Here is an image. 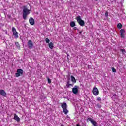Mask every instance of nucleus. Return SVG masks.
<instances>
[{
    "label": "nucleus",
    "instance_id": "20e7f679",
    "mask_svg": "<svg viewBox=\"0 0 126 126\" xmlns=\"http://www.w3.org/2000/svg\"><path fill=\"white\" fill-rule=\"evenodd\" d=\"M13 35L15 39L18 38V33L16 31V29L14 27H12Z\"/></svg>",
    "mask_w": 126,
    "mask_h": 126
},
{
    "label": "nucleus",
    "instance_id": "aec40b11",
    "mask_svg": "<svg viewBox=\"0 0 126 126\" xmlns=\"http://www.w3.org/2000/svg\"><path fill=\"white\" fill-rule=\"evenodd\" d=\"M63 112L65 115L68 114V110H67V108H64L63 109Z\"/></svg>",
    "mask_w": 126,
    "mask_h": 126
},
{
    "label": "nucleus",
    "instance_id": "9b49d317",
    "mask_svg": "<svg viewBox=\"0 0 126 126\" xmlns=\"http://www.w3.org/2000/svg\"><path fill=\"white\" fill-rule=\"evenodd\" d=\"M61 107H62L63 110L64 109L67 108V104H66V103H65V102L62 103L61 104Z\"/></svg>",
    "mask_w": 126,
    "mask_h": 126
},
{
    "label": "nucleus",
    "instance_id": "a19ab883",
    "mask_svg": "<svg viewBox=\"0 0 126 126\" xmlns=\"http://www.w3.org/2000/svg\"><path fill=\"white\" fill-rule=\"evenodd\" d=\"M96 1H97V0H95Z\"/></svg>",
    "mask_w": 126,
    "mask_h": 126
},
{
    "label": "nucleus",
    "instance_id": "bb28decb",
    "mask_svg": "<svg viewBox=\"0 0 126 126\" xmlns=\"http://www.w3.org/2000/svg\"><path fill=\"white\" fill-rule=\"evenodd\" d=\"M73 30H77V31H79V29H77V27H74L73 28Z\"/></svg>",
    "mask_w": 126,
    "mask_h": 126
},
{
    "label": "nucleus",
    "instance_id": "5701e85b",
    "mask_svg": "<svg viewBox=\"0 0 126 126\" xmlns=\"http://www.w3.org/2000/svg\"><path fill=\"white\" fill-rule=\"evenodd\" d=\"M109 15V12L108 11H106L105 13V16L106 17H108V16Z\"/></svg>",
    "mask_w": 126,
    "mask_h": 126
},
{
    "label": "nucleus",
    "instance_id": "c85d7f7f",
    "mask_svg": "<svg viewBox=\"0 0 126 126\" xmlns=\"http://www.w3.org/2000/svg\"><path fill=\"white\" fill-rule=\"evenodd\" d=\"M97 106L98 107V108H99V109L102 108V106L101 105H100L99 104H98L97 105Z\"/></svg>",
    "mask_w": 126,
    "mask_h": 126
},
{
    "label": "nucleus",
    "instance_id": "cd10ccee",
    "mask_svg": "<svg viewBox=\"0 0 126 126\" xmlns=\"http://www.w3.org/2000/svg\"><path fill=\"white\" fill-rule=\"evenodd\" d=\"M88 120H89V121H90V122L91 123L94 119H92L91 118H88Z\"/></svg>",
    "mask_w": 126,
    "mask_h": 126
},
{
    "label": "nucleus",
    "instance_id": "58836bf2",
    "mask_svg": "<svg viewBox=\"0 0 126 126\" xmlns=\"http://www.w3.org/2000/svg\"><path fill=\"white\" fill-rule=\"evenodd\" d=\"M89 66H88V68H89V67H90Z\"/></svg>",
    "mask_w": 126,
    "mask_h": 126
},
{
    "label": "nucleus",
    "instance_id": "c9c22d12",
    "mask_svg": "<svg viewBox=\"0 0 126 126\" xmlns=\"http://www.w3.org/2000/svg\"><path fill=\"white\" fill-rule=\"evenodd\" d=\"M76 126H80L79 124H78L76 125Z\"/></svg>",
    "mask_w": 126,
    "mask_h": 126
},
{
    "label": "nucleus",
    "instance_id": "6ab92c4d",
    "mask_svg": "<svg viewBox=\"0 0 126 126\" xmlns=\"http://www.w3.org/2000/svg\"><path fill=\"white\" fill-rule=\"evenodd\" d=\"M117 28L119 29H122V28H123V25H122L121 23H118L117 24Z\"/></svg>",
    "mask_w": 126,
    "mask_h": 126
},
{
    "label": "nucleus",
    "instance_id": "f704fd0d",
    "mask_svg": "<svg viewBox=\"0 0 126 126\" xmlns=\"http://www.w3.org/2000/svg\"><path fill=\"white\" fill-rule=\"evenodd\" d=\"M8 18H10V17H11V15H8Z\"/></svg>",
    "mask_w": 126,
    "mask_h": 126
},
{
    "label": "nucleus",
    "instance_id": "ea45409f",
    "mask_svg": "<svg viewBox=\"0 0 126 126\" xmlns=\"http://www.w3.org/2000/svg\"><path fill=\"white\" fill-rule=\"evenodd\" d=\"M81 85H82V84H81Z\"/></svg>",
    "mask_w": 126,
    "mask_h": 126
},
{
    "label": "nucleus",
    "instance_id": "f03ea898",
    "mask_svg": "<svg viewBox=\"0 0 126 126\" xmlns=\"http://www.w3.org/2000/svg\"><path fill=\"white\" fill-rule=\"evenodd\" d=\"M76 19L78 22V23H79V24L80 25V26H84V25H85V22H84V21L83 20H82L81 19V16H78L76 18Z\"/></svg>",
    "mask_w": 126,
    "mask_h": 126
},
{
    "label": "nucleus",
    "instance_id": "473e14b6",
    "mask_svg": "<svg viewBox=\"0 0 126 126\" xmlns=\"http://www.w3.org/2000/svg\"><path fill=\"white\" fill-rule=\"evenodd\" d=\"M66 54H67V57H69V54L67 53V52H66Z\"/></svg>",
    "mask_w": 126,
    "mask_h": 126
},
{
    "label": "nucleus",
    "instance_id": "7ed1b4c3",
    "mask_svg": "<svg viewBox=\"0 0 126 126\" xmlns=\"http://www.w3.org/2000/svg\"><path fill=\"white\" fill-rule=\"evenodd\" d=\"M23 72V70L22 69H18L17 70V73H15L16 77H19V76L22 75Z\"/></svg>",
    "mask_w": 126,
    "mask_h": 126
},
{
    "label": "nucleus",
    "instance_id": "2eb2a0df",
    "mask_svg": "<svg viewBox=\"0 0 126 126\" xmlns=\"http://www.w3.org/2000/svg\"><path fill=\"white\" fill-rule=\"evenodd\" d=\"M70 26L71 27H74L75 26H76V24H75V22L74 21H71L70 23Z\"/></svg>",
    "mask_w": 126,
    "mask_h": 126
},
{
    "label": "nucleus",
    "instance_id": "423d86ee",
    "mask_svg": "<svg viewBox=\"0 0 126 126\" xmlns=\"http://www.w3.org/2000/svg\"><path fill=\"white\" fill-rule=\"evenodd\" d=\"M79 89V86H74L73 88H72V92L73 94H77L78 93V89Z\"/></svg>",
    "mask_w": 126,
    "mask_h": 126
},
{
    "label": "nucleus",
    "instance_id": "393cba45",
    "mask_svg": "<svg viewBox=\"0 0 126 126\" xmlns=\"http://www.w3.org/2000/svg\"><path fill=\"white\" fill-rule=\"evenodd\" d=\"M121 51L122 52L123 54H125V53H126V50H125V49H121Z\"/></svg>",
    "mask_w": 126,
    "mask_h": 126
},
{
    "label": "nucleus",
    "instance_id": "f8f14e48",
    "mask_svg": "<svg viewBox=\"0 0 126 126\" xmlns=\"http://www.w3.org/2000/svg\"><path fill=\"white\" fill-rule=\"evenodd\" d=\"M67 84L66 85V86H65V88H69V87L70 86V78H67Z\"/></svg>",
    "mask_w": 126,
    "mask_h": 126
},
{
    "label": "nucleus",
    "instance_id": "4c0bfd02",
    "mask_svg": "<svg viewBox=\"0 0 126 126\" xmlns=\"http://www.w3.org/2000/svg\"><path fill=\"white\" fill-rule=\"evenodd\" d=\"M67 59L68 61V60H69V58L67 57Z\"/></svg>",
    "mask_w": 126,
    "mask_h": 126
},
{
    "label": "nucleus",
    "instance_id": "0eeeda50",
    "mask_svg": "<svg viewBox=\"0 0 126 126\" xmlns=\"http://www.w3.org/2000/svg\"><path fill=\"white\" fill-rule=\"evenodd\" d=\"M92 92L95 96H98V95H99V90H98V88L96 87L93 89Z\"/></svg>",
    "mask_w": 126,
    "mask_h": 126
},
{
    "label": "nucleus",
    "instance_id": "f3484780",
    "mask_svg": "<svg viewBox=\"0 0 126 126\" xmlns=\"http://www.w3.org/2000/svg\"><path fill=\"white\" fill-rule=\"evenodd\" d=\"M16 47L17 48L18 50H20V44H19V42H16L15 43Z\"/></svg>",
    "mask_w": 126,
    "mask_h": 126
},
{
    "label": "nucleus",
    "instance_id": "412c9836",
    "mask_svg": "<svg viewBox=\"0 0 126 126\" xmlns=\"http://www.w3.org/2000/svg\"><path fill=\"white\" fill-rule=\"evenodd\" d=\"M45 42H46V43H50V39H49V38H46L45 39Z\"/></svg>",
    "mask_w": 126,
    "mask_h": 126
},
{
    "label": "nucleus",
    "instance_id": "c756f323",
    "mask_svg": "<svg viewBox=\"0 0 126 126\" xmlns=\"http://www.w3.org/2000/svg\"><path fill=\"white\" fill-rule=\"evenodd\" d=\"M101 100H102V99L101 98V97H98L97 98V101H101Z\"/></svg>",
    "mask_w": 126,
    "mask_h": 126
},
{
    "label": "nucleus",
    "instance_id": "f257e3e1",
    "mask_svg": "<svg viewBox=\"0 0 126 126\" xmlns=\"http://www.w3.org/2000/svg\"><path fill=\"white\" fill-rule=\"evenodd\" d=\"M30 10L27 8H24L23 10V18L24 20L26 19L27 15L30 13Z\"/></svg>",
    "mask_w": 126,
    "mask_h": 126
},
{
    "label": "nucleus",
    "instance_id": "dca6fc26",
    "mask_svg": "<svg viewBox=\"0 0 126 126\" xmlns=\"http://www.w3.org/2000/svg\"><path fill=\"white\" fill-rule=\"evenodd\" d=\"M92 125L94 126H98V123H97V122H96V121H95L94 120L93 121H92L91 122Z\"/></svg>",
    "mask_w": 126,
    "mask_h": 126
},
{
    "label": "nucleus",
    "instance_id": "39448f33",
    "mask_svg": "<svg viewBox=\"0 0 126 126\" xmlns=\"http://www.w3.org/2000/svg\"><path fill=\"white\" fill-rule=\"evenodd\" d=\"M126 31L124 29H121L120 30V37L122 38V39H125L126 37Z\"/></svg>",
    "mask_w": 126,
    "mask_h": 126
},
{
    "label": "nucleus",
    "instance_id": "7c9ffc66",
    "mask_svg": "<svg viewBox=\"0 0 126 126\" xmlns=\"http://www.w3.org/2000/svg\"><path fill=\"white\" fill-rule=\"evenodd\" d=\"M113 97H116V96H117V94H113Z\"/></svg>",
    "mask_w": 126,
    "mask_h": 126
},
{
    "label": "nucleus",
    "instance_id": "ddd939ff",
    "mask_svg": "<svg viewBox=\"0 0 126 126\" xmlns=\"http://www.w3.org/2000/svg\"><path fill=\"white\" fill-rule=\"evenodd\" d=\"M14 119L18 123L19 122H20V118H19L18 116L16 115V114H14Z\"/></svg>",
    "mask_w": 126,
    "mask_h": 126
},
{
    "label": "nucleus",
    "instance_id": "b1692460",
    "mask_svg": "<svg viewBox=\"0 0 126 126\" xmlns=\"http://www.w3.org/2000/svg\"><path fill=\"white\" fill-rule=\"evenodd\" d=\"M47 81H48V83H49V84H51V80L50 79V78L49 77H47Z\"/></svg>",
    "mask_w": 126,
    "mask_h": 126
},
{
    "label": "nucleus",
    "instance_id": "e433bc0d",
    "mask_svg": "<svg viewBox=\"0 0 126 126\" xmlns=\"http://www.w3.org/2000/svg\"><path fill=\"white\" fill-rule=\"evenodd\" d=\"M61 126H64V125H63V124H62Z\"/></svg>",
    "mask_w": 126,
    "mask_h": 126
},
{
    "label": "nucleus",
    "instance_id": "a211bd4d",
    "mask_svg": "<svg viewBox=\"0 0 126 126\" xmlns=\"http://www.w3.org/2000/svg\"><path fill=\"white\" fill-rule=\"evenodd\" d=\"M49 47L50 49H53L54 48V43L53 42L49 43Z\"/></svg>",
    "mask_w": 126,
    "mask_h": 126
},
{
    "label": "nucleus",
    "instance_id": "2f4dec72",
    "mask_svg": "<svg viewBox=\"0 0 126 126\" xmlns=\"http://www.w3.org/2000/svg\"><path fill=\"white\" fill-rule=\"evenodd\" d=\"M66 118H67V119H68V120H70V118L69 117V116L68 115L66 116Z\"/></svg>",
    "mask_w": 126,
    "mask_h": 126
},
{
    "label": "nucleus",
    "instance_id": "a878e982",
    "mask_svg": "<svg viewBox=\"0 0 126 126\" xmlns=\"http://www.w3.org/2000/svg\"><path fill=\"white\" fill-rule=\"evenodd\" d=\"M112 69L113 72H114V73L116 72L117 71L116 70V69L115 68L112 67Z\"/></svg>",
    "mask_w": 126,
    "mask_h": 126
},
{
    "label": "nucleus",
    "instance_id": "6e6552de",
    "mask_svg": "<svg viewBox=\"0 0 126 126\" xmlns=\"http://www.w3.org/2000/svg\"><path fill=\"white\" fill-rule=\"evenodd\" d=\"M27 45L28 46L29 49H33V47H34L33 42L31 40H30L28 41Z\"/></svg>",
    "mask_w": 126,
    "mask_h": 126
},
{
    "label": "nucleus",
    "instance_id": "4468645a",
    "mask_svg": "<svg viewBox=\"0 0 126 126\" xmlns=\"http://www.w3.org/2000/svg\"><path fill=\"white\" fill-rule=\"evenodd\" d=\"M71 80L73 83H76V79H75V78L72 75L71 76Z\"/></svg>",
    "mask_w": 126,
    "mask_h": 126
},
{
    "label": "nucleus",
    "instance_id": "4be33fe9",
    "mask_svg": "<svg viewBox=\"0 0 126 126\" xmlns=\"http://www.w3.org/2000/svg\"><path fill=\"white\" fill-rule=\"evenodd\" d=\"M78 32H79V35H80V36H82V31L79 30V31H78Z\"/></svg>",
    "mask_w": 126,
    "mask_h": 126
},
{
    "label": "nucleus",
    "instance_id": "72a5a7b5",
    "mask_svg": "<svg viewBox=\"0 0 126 126\" xmlns=\"http://www.w3.org/2000/svg\"><path fill=\"white\" fill-rule=\"evenodd\" d=\"M74 83L73 84H70V86H73L74 85Z\"/></svg>",
    "mask_w": 126,
    "mask_h": 126
},
{
    "label": "nucleus",
    "instance_id": "9d476101",
    "mask_svg": "<svg viewBox=\"0 0 126 126\" xmlns=\"http://www.w3.org/2000/svg\"><path fill=\"white\" fill-rule=\"evenodd\" d=\"M29 22L31 25H34L35 24V20L33 18L31 17L29 19Z\"/></svg>",
    "mask_w": 126,
    "mask_h": 126
},
{
    "label": "nucleus",
    "instance_id": "1a4fd4ad",
    "mask_svg": "<svg viewBox=\"0 0 126 126\" xmlns=\"http://www.w3.org/2000/svg\"><path fill=\"white\" fill-rule=\"evenodd\" d=\"M0 95H1V96H2V97H6V92H5V91H4V90L1 89L0 90Z\"/></svg>",
    "mask_w": 126,
    "mask_h": 126
}]
</instances>
